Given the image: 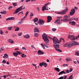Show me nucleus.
<instances>
[{
  "instance_id": "f257e3e1",
  "label": "nucleus",
  "mask_w": 79,
  "mask_h": 79,
  "mask_svg": "<svg viewBox=\"0 0 79 79\" xmlns=\"http://www.w3.org/2000/svg\"><path fill=\"white\" fill-rule=\"evenodd\" d=\"M79 45V44L78 43L74 41L69 43H67L64 44L63 46L65 47H70L72 46H76V45Z\"/></svg>"
},
{
  "instance_id": "f03ea898",
  "label": "nucleus",
  "mask_w": 79,
  "mask_h": 79,
  "mask_svg": "<svg viewBox=\"0 0 79 79\" xmlns=\"http://www.w3.org/2000/svg\"><path fill=\"white\" fill-rule=\"evenodd\" d=\"M42 37L46 44H48V43L49 42V40L47 38V35L44 34V35H42Z\"/></svg>"
},
{
  "instance_id": "7ed1b4c3",
  "label": "nucleus",
  "mask_w": 79,
  "mask_h": 79,
  "mask_svg": "<svg viewBox=\"0 0 79 79\" xmlns=\"http://www.w3.org/2000/svg\"><path fill=\"white\" fill-rule=\"evenodd\" d=\"M68 38L70 39L71 40H77L78 37L77 36L75 37V36L74 35H69Z\"/></svg>"
},
{
  "instance_id": "20e7f679",
  "label": "nucleus",
  "mask_w": 79,
  "mask_h": 79,
  "mask_svg": "<svg viewBox=\"0 0 79 79\" xmlns=\"http://www.w3.org/2000/svg\"><path fill=\"white\" fill-rule=\"evenodd\" d=\"M52 40L54 44H55L54 45H58V44H60L58 39L57 38L54 37L53 38Z\"/></svg>"
},
{
  "instance_id": "39448f33",
  "label": "nucleus",
  "mask_w": 79,
  "mask_h": 79,
  "mask_svg": "<svg viewBox=\"0 0 79 79\" xmlns=\"http://www.w3.org/2000/svg\"><path fill=\"white\" fill-rule=\"evenodd\" d=\"M53 46H54V48H55L56 50L59 52H62V51L61 50L58 49L59 48V44H53Z\"/></svg>"
},
{
  "instance_id": "423d86ee",
  "label": "nucleus",
  "mask_w": 79,
  "mask_h": 79,
  "mask_svg": "<svg viewBox=\"0 0 79 79\" xmlns=\"http://www.w3.org/2000/svg\"><path fill=\"white\" fill-rule=\"evenodd\" d=\"M68 17L66 15H65L64 17V19H61V21H63V22H66V21H71V19H69L68 20Z\"/></svg>"
},
{
  "instance_id": "0eeeda50",
  "label": "nucleus",
  "mask_w": 79,
  "mask_h": 79,
  "mask_svg": "<svg viewBox=\"0 0 79 79\" xmlns=\"http://www.w3.org/2000/svg\"><path fill=\"white\" fill-rule=\"evenodd\" d=\"M51 2H48L46 3L44 5V6H43L42 8V11H44V10H48V9L46 8V6H47L49 4H50Z\"/></svg>"
},
{
  "instance_id": "6e6552de",
  "label": "nucleus",
  "mask_w": 79,
  "mask_h": 79,
  "mask_svg": "<svg viewBox=\"0 0 79 79\" xmlns=\"http://www.w3.org/2000/svg\"><path fill=\"white\" fill-rule=\"evenodd\" d=\"M22 7L23 6H21L19 7V8L17 9L15 11L14 14H17V13H19L20 11H21V9L22 8Z\"/></svg>"
},
{
  "instance_id": "1a4fd4ad",
  "label": "nucleus",
  "mask_w": 79,
  "mask_h": 79,
  "mask_svg": "<svg viewBox=\"0 0 79 79\" xmlns=\"http://www.w3.org/2000/svg\"><path fill=\"white\" fill-rule=\"evenodd\" d=\"M44 23H45V21H44V20L41 19H39L38 22V23L40 25H43V24H44Z\"/></svg>"
},
{
  "instance_id": "9d476101",
  "label": "nucleus",
  "mask_w": 79,
  "mask_h": 79,
  "mask_svg": "<svg viewBox=\"0 0 79 79\" xmlns=\"http://www.w3.org/2000/svg\"><path fill=\"white\" fill-rule=\"evenodd\" d=\"M61 20L60 19H57L54 22L56 24H61Z\"/></svg>"
},
{
  "instance_id": "9b49d317",
  "label": "nucleus",
  "mask_w": 79,
  "mask_h": 79,
  "mask_svg": "<svg viewBox=\"0 0 79 79\" xmlns=\"http://www.w3.org/2000/svg\"><path fill=\"white\" fill-rule=\"evenodd\" d=\"M68 10V9H66L60 12L61 15H64L65 14H66V12H67V11Z\"/></svg>"
},
{
  "instance_id": "f8f14e48",
  "label": "nucleus",
  "mask_w": 79,
  "mask_h": 79,
  "mask_svg": "<svg viewBox=\"0 0 79 79\" xmlns=\"http://www.w3.org/2000/svg\"><path fill=\"white\" fill-rule=\"evenodd\" d=\"M37 54L39 55H44V52H42L40 50H39Z\"/></svg>"
},
{
  "instance_id": "ddd939ff",
  "label": "nucleus",
  "mask_w": 79,
  "mask_h": 79,
  "mask_svg": "<svg viewBox=\"0 0 79 79\" xmlns=\"http://www.w3.org/2000/svg\"><path fill=\"white\" fill-rule=\"evenodd\" d=\"M48 19V23H50V21H52V17L50 16H48L47 18Z\"/></svg>"
},
{
  "instance_id": "4468645a",
  "label": "nucleus",
  "mask_w": 79,
  "mask_h": 79,
  "mask_svg": "<svg viewBox=\"0 0 79 79\" xmlns=\"http://www.w3.org/2000/svg\"><path fill=\"white\" fill-rule=\"evenodd\" d=\"M69 24H71L72 26H75V25L76 24V22L74 21L70 22H69Z\"/></svg>"
},
{
  "instance_id": "2eb2a0df",
  "label": "nucleus",
  "mask_w": 79,
  "mask_h": 79,
  "mask_svg": "<svg viewBox=\"0 0 79 79\" xmlns=\"http://www.w3.org/2000/svg\"><path fill=\"white\" fill-rule=\"evenodd\" d=\"M15 18L14 17L9 18L6 19V21H8L9 20H14Z\"/></svg>"
},
{
  "instance_id": "dca6fc26",
  "label": "nucleus",
  "mask_w": 79,
  "mask_h": 79,
  "mask_svg": "<svg viewBox=\"0 0 79 79\" xmlns=\"http://www.w3.org/2000/svg\"><path fill=\"white\" fill-rule=\"evenodd\" d=\"M66 74V72H64V71H61V72H60L58 74V75H61V74Z\"/></svg>"
},
{
  "instance_id": "f3484780",
  "label": "nucleus",
  "mask_w": 79,
  "mask_h": 79,
  "mask_svg": "<svg viewBox=\"0 0 79 79\" xmlns=\"http://www.w3.org/2000/svg\"><path fill=\"white\" fill-rule=\"evenodd\" d=\"M3 58L4 59L8 58V54H5L4 56H3Z\"/></svg>"
},
{
  "instance_id": "a211bd4d",
  "label": "nucleus",
  "mask_w": 79,
  "mask_h": 79,
  "mask_svg": "<svg viewBox=\"0 0 79 79\" xmlns=\"http://www.w3.org/2000/svg\"><path fill=\"white\" fill-rule=\"evenodd\" d=\"M23 37L26 39H28V38H29V37H30V36H29V35L27 34L26 35H24Z\"/></svg>"
},
{
  "instance_id": "6ab92c4d",
  "label": "nucleus",
  "mask_w": 79,
  "mask_h": 79,
  "mask_svg": "<svg viewBox=\"0 0 79 79\" xmlns=\"http://www.w3.org/2000/svg\"><path fill=\"white\" fill-rule=\"evenodd\" d=\"M8 41L9 42H10V43H11V44H13L14 43V42L13 41L10 39H9L8 40Z\"/></svg>"
},
{
  "instance_id": "aec40b11",
  "label": "nucleus",
  "mask_w": 79,
  "mask_h": 79,
  "mask_svg": "<svg viewBox=\"0 0 79 79\" xmlns=\"http://www.w3.org/2000/svg\"><path fill=\"white\" fill-rule=\"evenodd\" d=\"M34 31L36 32H37L39 31V30L37 27H35L34 29Z\"/></svg>"
},
{
  "instance_id": "412c9836",
  "label": "nucleus",
  "mask_w": 79,
  "mask_h": 79,
  "mask_svg": "<svg viewBox=\"0 0 79 79\" xmlns=\"http://www.w3.org/2000/svg\"><path fill=\"white\" fill-rule=\"evenodd\" d=\"M67 62H68V61H72L71 59L69 58H66V59Z\"/></svg>"
},
{
  "instance_id": "4be33fe9",
  "label": "nucleus",
  "mask_w": 79,
  "mask_h": 79,
  "mask_svg": "<svg viewBox=\"0 0 79 79\" xmlns=\"http://www.w3.org/2000/svg\"><path fill=\"white\" fill-rule=\"evenodd\" d=\"M38 19H39L37 18H35L33 20L34 23H36V22H37V21H38Z\"/></svg>"
},
{
  "instance_id": "5701e85b",
  "label": "nucleus",
  "mask_w": 79,
  "mask_h": 79,
  "mask_svg": "<svg viewBox=\"0 0 79 79\" xmlns=\"http://www.w3.org/2000/svg\"><path fill=\"white\" fill-rule=\"evenodd\" d=\"M57 72H60V69L58 68H56L54 69Z\"/></svg>"
},
{
  "instance_id": "b1692460",
  "label": "nucleus",
  "mask_w": 79,
  "mask_h": 79,
  "mask_svg": "<svg viewBox=\"0 0 79 79\" xmlns=\"http://www.w3.org/2000/svg\"><path fill=\"white\" fill-rule=\"evenodd\" d=\"M12 29H13V26L9 27L8 28V29L9 30V31H11V30H12Z\"/></svg>"
},
{
  "instance_id": "393cba45",
  "label": "nucleus",
  "mask_w": 79,
  "mask_h": 79,
  "mask_svg": "<svg viewBox=\"0 0 79 79\" xmlns=\"http://www.w3.org/2000/svg\"><path fill=\"white\" fill-rule=\"evenodd\" d=\"M16 53H17L18 55H22L23 54V53L19 51H17L16 52Z\"/></svg>"
},
{
  "instance_id": "a878e982",
  "label": "nucleus",
  "mask_w": 79,
  "mask_h": 79,
  "mask_svg": "<svg viewBox=\"0 0 79 79\" xmlns=\"http://www.w3.org/2000/svg\"><path fill=\"white\" fill-rule=\"evenodd\" d=\"M61 40H63L64 43L65 42V41H64V39H63L62 38H61L60 39V42H61Z\"/></svg>"
},
{
  "instance_id": "bb28decb",
  "label": "nucleus",
  "mask_w": 79,
  "mask_h": 79,
  "mask_svg": "<svg viewBox=\"0 0 79 79\" xmlns=\"http://www.w3.org/2000/svg\"><path fill=\"white\" fill-rule=\"evenodd\" d=\"M71 12L73 13V14L75 13V12H76V10H75V9H73L71 10Z\"/></svg>"
},
{
  "instance_id": "cd10ccee",
  "label": "nucleus",
  "mask_w": 79,
  "mask_h": 79,
  "mask_svg": "<svg viewBox=\"0 0 79 79\" xmlns=\"http://www.w3.org/2000/svg\"><path fill=\"white\" fill-rule=\"evenodd\" d=\"M13 55H14V56H15V57H16V56H18V54L17 52H14L13 53Z\"/></svg>"
},
{
  "instance_id": "c85d7f7f",
  "label": "nucleus",
  "mask_w": 79,
  "mask_h": 79,
  "mask_svg": "<svg viewBox=\"0 0 79 79\" xmlns=\"http://www.w3.org/2000/svg\"><path fill=\"white\" fill-rule=\"evenodd\" d=\"M26 55H25L24 54H23L21 55V56L22 58H24V57H26Z\"/></svg>"
},
{
  "instance_id": "c756f323",
  "label": "nucleus",
  "mask_w": 79,
  "mask_h": 79,
  "mask_svg": "<svg viewBox=\"0 0 79 79\" xmlns=\"http://www.w3.org/2000/svg\"><path fill=\"white\" fill-rule=\"evenodd\" d=\"M45 67H47V64L46 63H44L43 62V65Z\"/></svg>"
},
{
  "instance_id": "7c9ffc66",
  "label": "nucleus",
  "mask_w": 79,
  "mask_h": 79,
  "mask_svg": "<svg viewBox=\"0 0 79 79\" xmlns=\"http://www.w3.org/2000/svg\"><path fill=\"white\" fill-rule=\"evenodd\" d=\"M6 11H3L1 12V14H2V15H5V14H6Z\"/></svg>"
},
{
  "instance_id": "2f4dec72",
  "label": "nucleus",
  "mask_w": 79,
  "mask_h": 79,
  "mask_svg": "<svg viewBox=\"0 0 79 79\" xmlns=\"http://www.w3.org/2000/svg\"><path fill=\"white\" fill-rule=\"evenodd\" d=\"M43 63L44 62L40 63L39 64L40 66H41V67H42V66H43Z\"/></svg>"
},
{
  "instance_id": "473e14b6",
  "label": "nucleus",
  "mask_w": 79,
  "mask_h": 79,
  "mask_svg": "<svg viewBox=\"0 0 79 79\" xmlns=\"http://www.w3.org/2000/svg\"><path fill=\"white\" fill-rule=\"evenodd\" d=\"M26 17H24L21 20V21L22 22H23V21H24V19H26Z\"/></svg>"
},
{
  "instance_id": "72a5a7b5",
  "label": "nucleus",
  "mask_w": 79,
  "mask_h": 79,
  "mask_svg": "<svg viewBox=\"0 0 79 79\" xmlns=\"http://www.w3.org/2000/svg\"><path fill=\"white\" fill-rule=\"evenodd\" d=\"M29 14V12L28 11H27L26 12V13L25 15V16H24L26 18L27 17V15Z\"/></svg>"
},
{
  "instance_id": "f704fd0d",
  "label": "nucleus",
  "mask_w": 79,
  "mask_h": 79,
  "mask_svg": "<svg viewBox=\"0 0 79 79\" xmlns=\"http://www.w3.org/2000/svg\"><path fill=\"white\" fill-rule=\"evenodd\" d=\"M75 54L77 56H79V52H76L75 53Z\"/></svg>"
},
{
  "instance_id": "c9c22d12",
  "label": "nucleus",
  "mask_w": 79,
  "mask_h": 79,
  "mask_svg": "<svg viewBox=\"0 0 79 79\" xmlns=\"http://www.w3.org/2000/svg\"><path fill=\"white\" fill-rule=\"evenodd\" d=\"M34 34V35H35V37H37L39 35V34H38V33H35Z\"/></svg>"
},
{
  "instance_id": "e433bc0d",
  "label": "nucleus",
  "mask_w": 79,
  "mask_h": 79,
  "mask_svg": "<svg viewBox=\"0 0 79 79\" xmlns=\"http://www.w3.org/2000/svg\"><path fill=\"white\" fill-rule=\"evenodd\" d=\"M67 66V67L68 66V64H64L63 65V66L64 67H64H65V66Z\"/></svg>"
},
{
  "instance_id": "4c0bfd02",
  "label": "nucleus",
  "mask_w": 79,
  "mask_h": 79,
  "mask_svg": "<svg viewBox=\"0 0 79 79\" xmlns=\"http://www.w3.org/2000/svg\"><path fill=\"white\" fill-rule=\"evenodd\" d=\"M19 28L18 27H17L15 30V31H19Z\"/></svg>"
},
{
  "instance_id": "58836bf2",
  "label": "nucleus",
  "mask_w": 79,
  "mask_h": 79,
  "mask_svg": "<svg viewBox=\"0 0 79 79\" xmlns=\"http://www.w3.org/2000/svg\"><path fill=\"white\" fill-rule=\"evenodd\" d=\"M13 5L14 6H17V4L15 3H13Z\"/></svg>"
},
{
  "instance_id": "ea45409f",
  "label": "nucleus",
  "mask_w": 79,
  "mask_h": 79,
  "mask_svg": "<svg viewBox=\"0 0 79 79\" xmlns=\"http://www.w3.org/2000/svg\"><path fill=\"white\" fill-rule=\"evenodd\" d=\"M30 16L32 17V16H34V14L32 13H31L30 15Z\"/></svg>"
},
{
  "instance_id": "a19ab883",
  "label": "nucleus",
  "mask_w": 79,
  "mask_h": 79,
  "mask_svg": "<svg viewBox=\"0 0 79 79\" xmlns=\"http://www.w3.org/2000/svg\"><path fill=\"white\" fill-rule=\"evenodd\" d=\"M74 14V13L73 14V12H70V16H73V15Z\"/></svg>"
},
{
  "instance_id": "79ce46f5",
  "label": "nucleus",
  "mask_w": 79,
  "mask_h": 79,
  "mask_svg": "<svg viewBox=\"0 0 79 79\" xmlns=\"http://www.w3.org/2000/svg\"><path fill=\"white\" fill-rule=\"evenodd\" d=\"M0 34L1 35H3V31H2V30H0Z\"/></svg>"
},
{
  "instance_id": "37998d69",
  "label": "nucleus",
  "mask_w": 79,
  "mask_h": 79,
  "mask_svg": "<svg viewBox=\"0 0 79 79\" xmlns=\"http://www.w3.org/2000/svg\"><path fill=\"white\" fill-rule=\"evenodd\" d=\"M23 23V22H22L21 21V22H19L18 23V24L19 25H21V24L22 23Z\"/></svg>"
},
{
  "instance_id": "c03bdc74",
  "label": "nucleus",
  "mask_w": 79,
  "mask_h": 79,
  "mask_svg": "<svg viewBox=\"0 0 79 79\" xmlns=\"http://www.w3.org/2000/svg\"><path fill=\"white\" fill-rule=\"evenodd\" d=\"M0 49L1 50H2V51H3V50L4 49V47H2L0 48Z\"/></svg>"
},
{
  "instance_id": "a18cd8bd",
  "label": "nucleus",
  "mask_w": 79,
  "mask_h": 79,
  "mask_svg": "<svg viewBox=\"0 0 79 79\" xmlns=\"http://www.w3.org/2000/svg\"><path fill=\"white\" fill-rule=\"evenodd\" d=\"M56 28H52V31H56Z\"/></svg>"
},
{
  "instance_id": "49530a36",
  "label": "nucleus",
  "mask_w": 79,
  "mask_h": 79,
  "mask_svg": "<svg viewBox=\"0 0 79 79\" xmlns=\"http://www.w3.org/2000/svg\"><path fill=\"white\" fill-rule=\"evenodd\" d=\"M17 36V35H15V34H13L12 35V36L13 37H16Z\"/></svg>"
},
{
  "instance_id": "de8ad7c7",
  "label": "nucleus",
  "mask_w": 79,
  "mask_h": 79,
  "mask_svg": "<svg viewBox=\"0 0 79 79\" xmlns=\"http://www.w3.org/2000/svg\"><path fill=\"white\" fill-rule=\"evenodd\" d=\"M36 9L37 10H38V11H40V9H39V7H37V8H36Z\"/></svg>"
},
{
  "instance_id": "09e8293b",
  "label": "nucleus",
  "mask_w": 79,
  "mask_h": 79,
  "mask_svg": "<svg viewBox=\"0 0 79 79\" xmlns=\"http://www.w3.org/2000/svg\"><path fill=\"white\" fill-rule=\"evenodd\" d=\"M70 72L69 71V70H67L66 71V73H69V72Z\"/></svg>"
},
{
  "instance_id": "8fccbe9b",
  "label": "nucleus",
  "mask_w": 79,
  "mask_h": 79,
  "mask_svg": "<svg viewBox=\"0 0 79 79\" xmlns=\"http://www.w3.org/2000/svg\"><path fill=\"white\" fill-rule=\"evenodd\" d=\"M2 63H6V60H2Z\"/></svg>"
},
{
  "instance_id": "3c124183",
  "label": "nucleus",
  "mask_w": 79,
  "mask_h": 79,
  "mask_svg": "<svg viewBox=\"0 0 79 79\" xmlns=\"http://www.w3.org/2000/svg\"><path fill=\"white\" fill-rule=\"evenodd\" d=\"M22 49L23 50H27V49H26V48H25V47H23L22 48Z\"/></svg>"
},
{
  "instance_id": "603ef678",
  "label": "nucleus",
  "mask_w": 79,
  "mask_h": 79,
  "mask_svg": "<svg viewBox=\"0 0 79 79\" xmlns=\"http://www.w3.org/2000/svg\"><path fill=\"white\" fill-rule=\"evenodd\" d=\"M10 75H7V76H3V77H4V79H6V77H7V76H9Z\"/></svg>"
},
{
  "instance_id": "864d4df0",
  "label": "nucleus",
  "mask_w": 79,
  "mask_h": 79,
  "mask_svg": "<svg viewBox=\"0 0 79 79\" xmlns=\"http://www.w3.org/2000/svg\"><path fill=\"white\" fill-rule=\"evenodd\" d=\"M22 35V33H19L18 35L19 36H21Z\"/></svg>"
},
{
  "instance_id": "5fc2aeb1",
  "label": "nucleus",
  "mask_w": 79,
  "mask_h": 79,
  "mask_svg": "<svg viewBox=\"0 0 79 79\" xmlns=\"http://www.w3.org/2000/svg\"><path fill=\"white\" fill-rule=\"evenodd\" d=\"M63 78H64V77H60L58 79H63Z\"/></svg>"
},
{
  "instance_id": "6e6d98bb",
  "label": "nucleus",
  "mask_w": 79,
  "mask_h": 79,
  "mask_svg": "<svg viewBox=\"0 0 79 79\" xmlns=\"http://www.w3.org/2000/svg\"><path fill=\"white\" fill-rule=\"evenodd\" d=\"M74 20H75L76 21H78V18H76L74 19Z\"/></svg>"
},
{
  "instance_id": "4d7b16f0",
  "label": "nucleus",
  "mask_w": 79,
  "mask_h": 79,
  "mask_svg": "<svg viewBox=\"0 0 79 79\" xmlns=\"http://www.w3.org/2000/svg\"><path fill=\"white\" fill-rule=\"evenodd\" d=\"M69 71L70 72H72V71H73V69L70 68Z\"/></svg>"
},
{
  "instance_id": "13d9d810",
  "label": "nucleus",
  "mask_w": 79,
  "mask_h": 79,
  "mask_svg": "<svg viewBox=\"0 0 79 79\" xmlns=\"http://www.w3.org/2000/svg\"><path fill=\"white\" fill-rule=\"evenodd\" d=\"M44 45L45 47H46V48H48V46L47 45V44H44Z\"/></svg>"
},
{
  "instance_id": "bf43d9fd",
  "label": "nucleus",
  "mask_w": 79,
  "mask_h": 79,
  "mask_svg": "<svg viewBox=\"0 0 79 79\" xmlns=\"http://www.w3.org/2000/svg\"><path fill=\"white\" fill-rule=\"evenodd\" d=\"M12 8V6H10L8 8L9 10H10V9H11Z\"/></svg>"
},
{
  "instance_id": "052dcab7",
  "label": "nucleus",
  "mask_w": 79,
  "mask_h": 79,
  "mask_svg": "<svg viewBox=\"0 0 79 79\" xmlns=\"http://www.w3.org/2000/svg\"><path fill=\"white\" fill-rule=\"evenodd\" d=\"M30 1H31V0H26V2H30Z\"/></svg>"
},
{
  "instance_id": "680f3d73",
  "label": "nucleus",
  "mask_w": 79,
  "mask_h": 79,
  "mask_svg": "<svg viewBox=\"0 0 79 79\" xmlns=\"http://www.w3.org/2000/svg\"><path fill=\"white\" fill-rule=\"evenodd\" d=\"M22 6L21 8V10H24V9H25V7H24L23 8V6Z\"/></svg>"
},
{
  "instance_id": "e2e57ef3",
  "label": "nucleus",
  "mask_w": 79,
  "mask_h": 79,
  "mask_svg": "<svg viewBox=\"0 0 79 79\" xmlns=\"http://www.w3.org/2000/svg\"><path fill=\"white\" fill-rule=\"evenodd\" d=\"M31 47L32 48H35V47H34V46L31 45Z\"/></svg>"
},
{
  "instance_id": "0e129e2a",
  "label": "nucleus",
  "mask_w": 79,
  "mask_h": 79,
  "mask_svg": "<svg viewBox=\"0 0 79 79\" xmlns=\"http://www.w3.org/2000/svg\"><path fill=\"white\" fill-rule=\"evenodd\" d=\"M56 13V14H59V15H60V14L61 15V12H57V13Z\"/></svg>"
},
{
  "instance_id": "69168bd1",
  "label": "nucleus",
  "mask_w": 79,
  "mask_h": 79,
  "mask_svg": "<svg viewBox=\"0 0 79 79\" xmlns=\"http://www.w3.org/2000/svg\"><path fill=\"white\" fill-rule=\"evenodd\" d=\"M66 78H67V76H65L64 79H66Z\"/></svg>"
},
{
  "instance_id": "338daca9",
  "label": "nucleus",
  "mask_w": 79,
  "mask_h": 79,
  "mask_svg": "<svg viewBox=\"0 0 79 79\" xmlns=\"http://www.w3.org/2000/svg\"><path fill=\"white\" fill-rule=\"evenodd\" d=\"M42 47L43 49H45V46L43 45V46H42Z\"/></svg>"
},
{
  "instance_id": "774afa93",
  "label": "nucleus",
  "mask_w": 79,
  "mask_h": 79,
  "mask_svg": "<svg viewBox=\"0 0 79 79\" xmlns=\"http://www.w3.org/2000/svg\"><path fill=\"white\" fill-rule=\"evenodd\" d=\"M6 64H7L9 65V64H10V63H9V62L7 61L6 62Z\"/></svg>"
}]
</instances>
